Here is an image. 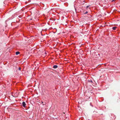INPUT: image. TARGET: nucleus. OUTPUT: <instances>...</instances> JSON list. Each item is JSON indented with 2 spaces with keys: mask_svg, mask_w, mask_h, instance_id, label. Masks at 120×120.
Listing matches in <instances>:
<instances>
[{
  "mask_svg": "<svg viewBox=\"0 0 120 120\" xmlns=\"http://www.w3.org/2000/svg\"><path fill=\"white\" fill-rule=\"evenodd\" d=\"M21 68H18V70H21Z\"/></svg>",
  "mask_w": 120,
  "mask_h": 120,
  "instance_id": "obj_7",
  "label": "nucleus"
},
{
  "mask_svg": "<svg viewBox=\"0 0 120 120\" xmlns=\"http://www.w3.org/2000/svg\"><path fill=\"white\" fill-rule=\"evenodd\" d=\"M89 6H86V8H88L89 7Z\"/></svg>",
  "mask_w": 120,
  "mask_h": 120,
  "instance_id": "obj_9",
  "label": "nucleus"
},
{
  "mask_svg": "<svg viewBox=\"0 0 120 120\" xmlns=\"http://www.w3.org/2000/svg\"><path fill=\"white\" fill-rule=\"evenodd\" d=\"M58 66L57 65H54L53 66V68H57Z\"/></svg>",
  "mask_w": 120,
  "mask_h": 120,
  "instance_id": "obj_4",
  "label": "nucleus"
},
{
  "mask_svg": "<svg viewBox=\"0 0 120 120\" xmlns=\"http://www.w3.org/2000/svg\"><path fill=\"white\" fill-rule=\"evenodd\" d=\"M19 53H20V52H19L17 51L16 52V55H18L19 54Z\"/></svg>",
  "mask_w": 120,
  "mask_h": 120,
  "instance_id": "obj_2",
  "label": "nucleus"
},
{
  "mask_svg": "<svg viewBox=\"0 0 120 120\" xmlns=\"http://www.w3.org/2000/svg\"><path fill=\"white\" fill-rule=\"evenodd\" d=\"M44 103L43 104V105H45V104H46L45 103H44Z\"/></svg>",
  "mask_w": 120,
  "mask_h": 120,
  "instance_id": "obj_8",
  "label": "nucleus"
},
{
  "mask_svg": "<svg viewBox=\"0 0 120 120\" xmlns=\"http://www.w3.org/2000/svg\"><path fill=\"white\" fill-rule=\"evenodd\" d=\"M116 27H112V29L114 30H116Z\"/></svg>",
  "mask_w": 120,
  "mask_h": 120,
  "instance_id": "obj_3",
  "label": "nucleus"
},
{
  "mask_svg": "<svg viewBox=\"0 0 120 120\" xmlns=\"http://www.w3.org/2000/svg\"><path fill=\"white\" fill-rule=\"evenodd\" d=\"M42 102V103H43V102H42H42Z\"/></svg>",
  "mask_w": 120,
  "mask_h": 120,
  "instance_id": "obj_11",
  "label": "nucleus"
},
{
  "mask_svg": "<svg viewBox=\"0 0 120 120\" xmlns=\"http://www.w3.org/2000/svg\"><path fill=\"white\" fill-rule=\"evenodd\" d=\"M88 81L89 82H91V83L93 82V81H92V80H88Z\"/></svg>",
  "mask_w": 120,
  "mask_h": 120,
  "instance_id": "obj_5",
  "label": "nucleus"
},
{
  "mask_svg": "<svg viewBox=\"0 0 120 120\" xmlns=\"http://www.w3.org/2000/svg\"><path fill=\"white\" fill-rule=\"evenodd\" d=\"M88 12L87 11H86L85 13H84V14H86L88 13Z\"/></svg>",
  "mask_w": 120,
  "mask_h": 120,
  "instance_id": "obj_6",
  "label": "nucleus"
},
{
  "mask_svg": "<svg viewBox=\"0 0 120 120\" xmlns=\"http://www.w3.org/2000/svg\"><path fill=\"white\" fill-rule=\"evenodd\" d=\"M115 0H113L112 1V2H113V1H115Z\"/></svg>",
  "mask_w": 120,
  "mask_h": 120,
  "instance_id": "obj_10",
  "label": "nucleus"
},
{
  "mask_svg": "<svg viewBox=\"0 0 120 120\" xmlns=\"http://www.w3.org/2000/svg\"><path fill=\"white\" fill-rule=\"evenodd\" d=\"M22 105L23 107H25L26 106V104L24 102H23L22 103Z\"/></svg>",
  "mask_w": 120,
  "mask_h": 120,
  "instance_id": "obj_1",
  "label": "nucleus"
}]
</instances>
